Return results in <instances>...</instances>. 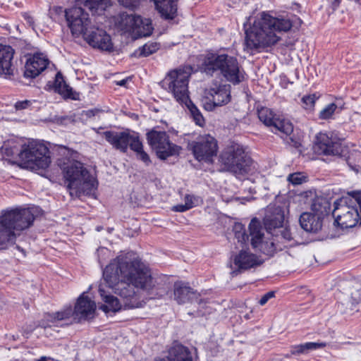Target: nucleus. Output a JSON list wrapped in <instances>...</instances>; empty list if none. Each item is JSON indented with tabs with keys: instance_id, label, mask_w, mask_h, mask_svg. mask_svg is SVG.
Returning <instances> with one entry per match:
<instances>
[{
	"instance_id": "f257e3e1",
	"label": "nucleus",
	"mask_w": 361,
	"mask_h": 361,
	"mask_svg": "<svg viewBox=\"0 0 361 361\" xmlns=\"http://www.w3.org/2000/svg\"><path fill=\"white\" fill-rule=\"evenodd\" d=\"M103 278L106 285L121 298L107 294L102 285L99 293L104 302L100 309L104 312L142 307L145 300L162 298L166 290L157 283L149 268L133 252L121 253L106 267Z\"/></svg>"
},
{
	"instance_id": "f03ea898",
	"label": "nucleus",
	"mask_w": 361,
	"mask_h": 361,
	"mask_svg": "<svg viewBox=\"0 0 361 361\" xmlns=\"http://www.w3.org/2000/svg\"><path fill=\"white\" fill-rule=\"evenodd\" d=\"M292 26L288 18H275L263 12L245 31L246 47L252 51L273 46L281 39L278 34L289 31Z\"/></svg>"
},
{
	"instance_id": "7ed1b4c3",
	"label": "nucleus",
	"mask_w": 361,
	"mask_h": 361,
	"mask_svg": "<svg viewBox=\"0 0 361 361\" xmlns=\"http://www.w3.org/2000/svg\"><path fill=\"white\" fill-rule=\"evenodd\" d=\"M200 70L209 76L221 75L234 85L245 79L244 71L240 68L238 59L227 54H207L200 66Z\"/></svg>"
},
{
	"instance_id": "20e7f679",
	"label": "nucleus",
	"mask_w": 361,
	"mask_h": 361,
	"mask_svg": "<svg viewBox=\"0 0 361 361\" xmlns=\"http://www.w3.org/2000/svg\"><path fill=\"white\" fill-rule=\"evenodd\" d=\"M1 152L8 157L17 155L23 168L32 171L46 169L51 164L50 151L43 143L37 140L29 141L19 150L16 146L4 144Z\"/></svg>"
},
{
	"instance_id": "39448f33",
	"label": "nucleus",
	"mask_w": 361,
	"mask_h": 361,
	"mask_svg": "<svg viewBox=\"0 0 361 361\" xmlns=\"http://www.w3.org/2000/svg\"><path fill=\"white\" fill-rule=\"evenodd\" d=\"M35 220L29 208H16L2 212L0 216V249H6L15 243V231L28 228Z\"/></svg>"
},
{
	"instance_id": "423d86ee",
	"label": "nucleus",
	"mask_w": 361,
	"mask_h": 361,
	"mask_svg": "<svg viewBox=\"0 0 361 361\" xmlns=\"http://www.w3.org/2000/svg\"><path fill=\"white\" fill-rule=\"evenodd\" d=\"M62 171L71 197L89 195L96 189L97 180L82 163L75 160L68 161L64 164Z\"/></svg>"
},
{
	"instance_id": "0eeeda50",
	"label": "nucleus",
	"mask_w": 361,
	"mask_h": 361,
	"mask_svg": "<svg viewBox=\"0 0 361 361\" xmlns=\"http://www.w3.org/2000/svg\"><path fill=\"white\" fill-rule=\"evenodd\" d=\"M335 222L342 228L361 224V199L360 196L343 197L334 203L332 212Z\"/></svg>"
},
{
	"instance_id": "6e6552de",
	"label": "nucleus",
	"mask_w": 361,
	"mask_h": 361,
	"mask_svg": "<svg viewBox=\"0 0 361 361\" xmlns=\"http://www.w3.org/2000/svg\"><path fill=\"white\" fill-rule=\"evenodd\" d=\"M190 74V67L176 68L169 71L161 81L162 87L171 93L181 105L190 99L188 82Z\"/></svg>"
},
{
	"instance_id": "1a4fd4ad",
	"label": "nucleus",
	"mask_w": 361,
	"mask_h": 361,
	"mask_svg": "<svg viewBox=\"0 0 361 361\" xmlns=\"http://www.w3.org/2000/svg\"><path fill=\"white\" fill-rule=\"evenodd\" d=\"M221 161L226 171L235 175L247 174L252 169V159L238 145L231 146L224 151L221 154Z\"/></svg>"
},
{
	"instance_id": "9d476101",
	"label": "nucleus",
	"mask_w": 361,
	"mask_h": 361,
	"mask_svg": "<svg viewBox=\"0 0 361 361\" xmlns=\"http://www.w3.org/2000/svg\"><path fill=\"white\" fill-rule=\"evenodd\" d=\"M147 143L155 151L157 157L162 160L169 157L178 155L180 147L172 143L165 131L152 130L146 134Z\"/></svg>"
},
{
	"instance_id": "9b49d317",
	"label": "nucleus",
	"mask_w": 361,
	"mask_h": 361,
	"mask_svg": "<svg viewBox=\"0 0 361 361\" xmlns=\"http://www.w3.org/2000/svg\"><path fill=\"white\" fill-rule=\"evenodd\" d=\"M118 25L121 30L133 34L137 37L150 36L154 30L150 19L142 18L141 16L133 13H123L120 14Z\"/></svg>"
},
{
	"instance_id": "f8f14e48",
	"label": "nucleus",
	"mask_w": 361,
	"mask_h": 361,
	"mask_svg": "<svg viewBox=\"0 0 361 361\" xmlns=\"http://www.w3.org/2000/svg\"><path fill=\"white\" fill-rule=\"evenodd\" d=\"M68 25L73 35H85L92 27L89 14L80 6H73L65 10Z\"/></svg>"
},
{
	"instance_id": "ddd939ff",
	"label": "nucleus",
	"mask_w": 361,
	"mask_h": 361,
	"mask_svg": "<svg viewBox=\"0 0 361 361\" xmlns=\"http://www.w3.org/2000/svg\"><path fill=\"white\" fill-rule=\"evenodd\" d=\"M188 145L198 161H210L216 155L218 149L216 140L209 135L200 136Z\"/></svg>"
},
{
	"instance_id": "4468645a",
	"label": "nucleus",
	"mask_w": 361,
	"mask_h": 361,
	"mask_svg": "<svg viewBox=\"0 0 361 361\" xmlns=\"http://www.w3.org/2000/svg\"><path fill=\"white\" fill-rule=\"evenodd\" d=\"M259 119L275 134L290 135L293 131V124L288 120L276 117L268 108L258 110Z\"/></svg>"
},
{
	"instance_id": "2eb2a0df",
	"label": "nucleus",
	"mask_w": 361,
	"mask_h": 361,
	"mask_svg": "<svg viewBox=\"0 0 361 361\" xmlns=\"http://www.w3.org/2000/svg\"><path fill=\"white\" fill-rule=\"evenodd\" d=\"M231 85H219L209 89L208 96L204 102L207 111H213L216 106L227 104L231 101Z\"/></svg>"
},
{
	"instance_id": "dca6fc26",
	"label": "nucleus",
	"mask_w": 361,
	"mask_h": 361,
	"mask_svg": "<svg viewBox=\"0 0 361 361\" xmlns=\"http://www.w3.org/2000/svg\"><path fill=\"white\" fill-rule=\"evenodd\" d=\"M313 149L318 154L341 156L343 153L342 145L339 140L322 133L316 136Z\"/></svg>"
},
{
	"instance_id": "f3484780",
	"label": "nucleus",
	"mask_w": 361,
	"mask_h": 361,
	"mask_svg": "<svg viewBox=\"0 0 361 361\" xmlns=\"http://www.w3.org/2000/svg\"><path fill=\"white\" fill-rule=\"evenodd\" d=\"M83 37L85 40L94 48L107 51H111L113 49V44L110 35L102 29L91 27V28L85 33Z\"/></svg>"
},
{
	"instance_id": "a211bd4d",
	"label": "nucleus",
	"mask_w": 361,
	"mask_h": 361,
	"mask_svg": "<svg viewBox=\"0 0 361 361\" xmlns=\"http://www.w3.org/2000/svg\"><path fill=\"white\" fill-rule=\"evenodd\" d=\"M49 63L47 56L42 53L30 55L25 65L24 76L35 78L42 73Z\"/></svg>"
},
{
	"instance_id": "6ab92c4d",
	"label": "nucleus",
	"mask_w": 361,
	"mask_h": 361,
	"mask_svg": "<svg viewBox=\"0 0 361 361\" xmlns=\"http://www.w3.org/2000/svg\"><path fill=\"white\" fill-rule=\"evenodd\" d=\"M174 300L178 304H184L188 302L201 304L205 302L200 298V294L193 290L190 286L182 281H177L173 285Z\"/></svg>"
},
{
	"instance_id": "aec40b11",
	"label": "nucleus",
	"mask_w": 361,
	"mask_h": 361,
	"mask_svg": "<svg viewBox=\"0 0 361 361\" xmlns=\"http://www.w3.org/2000/svg\"><path fill=\"white\" fill-rule=\"evenodd\" d=\"M260 264L257 257L246 250H241L235 255L233 264L236 268L231 272L233 276L238 275L242 271H245L258 266Z\"/></svg>"
},
{
	"instance_id": "412c9836",
	"label": "nucleus",
	"mask_w": 361,
	"mask_h": 361,
	"mask_svg": "<svg viewBox=\"0 0 361 361\" xmlns=\"http://www.w3.org/2000/svg\"><path fill=\"white\" fill-rule=\"evenodd\" d=\"M103 135L114 148L123 153L127 152L129 139H130V133L128 130L122 132L108 130L104 132Z\"/></svg>"
},
{
	"instance_id": "4be33fe9",
	"label": "nucleus",
	"mask_w": 361,
	"mask_h": 361,
	"mask_svg": "<svg viewBox=\"0 0 361 361\" xmlns=\"http://www.w3.org/2000/svg\"><path fill=\"white\" fill-rule=\"evenodd\" d=\"M284 219V212L281 207H269L264 219V227L267 232L271 233L272 231L282 228Z\"/></svg>"
},
{
	"instance_id": "5701e85b",
	"label": "nucleus",
	"mask_w": 361,
	"mask_h": 361,
	"mask_svg": "<svg viewBox=\"0 0 361 361\" xmlns=\"http://www.w3.org/2000/svg\"><path fill=\"white\" fill-rule=\"evenodd\" d=\"M96 310V304L83 293L78 299L75 307L74 314L79 319H87L93 317Z\"/></svg>"
},
{
	"instance_id": "b1692460",
	"label": "nucleus",
	"mask_w": 361,
	"mask_h": 361,
	"mask_svg": "<svg viewBox=\"0 0 361 361\" xmlns=\"http://www.w3.org/2000/svg\"><path fill=\"white\" fill-rule=\"evenodd\" d=\"M15 51L9 45L0 44V74L10 76L13 74L12 61Z\"/></svg>"
},
{
	"instance_id": "393cba45",
	"label": "nucleus",
	"mask_w": 361,
	"mask_h": 361,
	"mask_svg": "<svg viewBox=\"0 0 361 361\" xmlns=\"http://www.w3.org/2000/svg\"><path fill=\"white\" fill-rule=\"evenodd\" d=\"M160 16L166 20H173L177 16L178 0H152Z\"/></svg>"
},
{
	"instance_id": "a878e982",
	"label": "nucleus",
	"mask_w": 361,
	"mask_h": 361,
	"mask_svg": "<svg viewBox=\"0 0 361 361\" xmlns=\"http://www.w3.org/2000/svg\"><path fill=\"white\" fill-rule=\"evenodd\" d=\"M299 222L301 228L308 233H317L322 226L320 217H317V215L310 212L302 213Z\"/></svg>"
},
{
	"instance_id": "bb28decb",
	"label": "nucleus",
	"mask_w": 361,
	"mask_h": 361,
	"mask_svg": "<svg viewBox=\"0 0 361 361\" xmlns=\"http://www.w3.org/2000/svg\"><path fill=\"white\" fill-rule=\"evenodd\" d=\"M168 361H193L191 351L182 344L175 343L169 350Z\"/></svg>"
},
{
	"instance_id": "cd10ccee",
	"label": "nucleus",
	"mask_w": 361,
	"mask_h": 361,
	"mask_svg": "<svg viewBox=\"0 0 361 361\" xmlns=\"http://www.w3.org/2000/svg\"><path fill=\"white\" fill-rule=\"evenodd\" d=\"M54 91L61 94L64 98H70L72 99H77L72 88L66 84L61 73L58 72L56 74L54 82Z\"/></svg>"
},
{
	"instance_id": "c85d7f7f",
	"label": "nucleus",
	"mask_w": 361,
	"mask_h": 361,
	"mask_svg": "<svg viewBox=\"0 0 361 361\" xmlns=\"http://www.w3.org/2000/svg\"><path fill=\"white\" fill-rule=\"evenodd\" d=\"M249 231L250 237L251 245L253 247H259L260 243L262 242L264 233H262V228L259 221L256 218L251 220L249 224Z\"/></svg>"
},
{
	"instance_id": "c756f323",
	"label": "nucleus",
	"mask_w": 361,
	"mask_h": 361,
	"mask_svg": "<svg viewBox=\"0 0 361 361\" xmlns=\"http://www.w3.org/2000/svg\"><path fill=\"white\" fill-rule=\"evenodd\" d=\"M74 314V311L71 306L63 309L54 314H49L46 317V319L49 322L47 326H57L62 321L69 319Z\"/></svg>"
},
{
	"instance_id": "7c9ffc66",
	"label": "nucleus",
	"mask_w": 361,
	"mask_h": 361,
	"mask_svg": "<svg viewBox=\"0 0 361 361\" xmlns=\"http://www.w3.org/2000/svg\"><path fill=\"white\" fill-rule=\"evenodd\" d=\"M93 16H102L111 6V0H86L84 4Z\"/></svg>"
},
{
	"instance_id": "2f4dec72",
	"label": "nucleus",
	"mask_w": 361,
	"mask_h": 361,
	"mask_svg": "<svg viewBox=\"0 0 361 361\" xmlns=\"http://www.w3.org/2000/svg\"><path fill=\"white\" fill-rule=\"evenodd\" d=\"M312 214L320 217L322 221L325 216L328 215L331 211L330 202L325 198H317L312 204Z\"/></svg>"
},
{
	"instance_id": "473e14b6",
	"label": "nucleus",
	"mask_w": 361,
	"mask_h": 361,
	"mask_svg": "<svg viewBox=\"0 0 361 361\" xmlns=\"http://www.w3.org/2000/svg\"><path fill=\"white\" fill-rule=\"evenodd\" d=\"M286 246L279 244V240L273 238L269 241L262 242L259 247L265 255L271 256L276 251L282 250Z\"/></svg>"
},
{
	"instance_id": "72a5a7b5",
	"label": "nucleus",
	"mask_w": 361,
	"mask_h": 361,
	"mask_svg": "<svg viewBox=\"0 0 361 361\" xmlns=\"http://www.w3.org/2000/svg\"><path fill=\"white\" fill-rule=\"evenodd\" d=\"M343 106L336 103H330L326 105L319 112L318 118L321 120H329L334 118L335 114H340Z\"/></svg>"
},
{
	"instance_id": "f704fd0d",
	"label": "nucleus",
	"mask_w": 361,
	"mask_h": 361,
	"mask_svg": "<svg viewBox=\"0 0 361 361\" xmlns=\"http://www.w3.org/2000/svg\"><path fill=\"white\" fill-rule=\"evenodd\" d=\"M160 48V44L155 42H149L143 46L140 47L133 53L137 57H147L155 53Z\"/></svg>"
},
{
	"instance_id": "c9c22d12",
	"label": "nucleus",
	"mask_w": 361,
	"mask_h": 361,
	"mask_svg": "<svg viewBox=\"0 0 361 361\" xmlns=\"http://www.w3.org/2000/svg\"><path fill=\"white\" fill-rule=\"evenodd\" d=\"M183 105L187 106L190 113L191 117L196 125L202 127L205 124V120L202 115V113L190 99H188V102H183Z\"/></svg>"
},
{
	"instance_id": "e433bc0d",
	"label": "nucleus",
	"mask_w": 361,
	"mask_h": 361,
	"mask_svg": "<svg viewBox=\"0 0 361 361\" xmlns=\"http://www.w3.org/2000/svg\"><path fill=\"white\" fill-rule=\"evenodd\" d=\"M128 146L130 147V149L135 153L143 149V145L140 141L137 133H130V139H129Z\"/></svg>"
},
{
	"instance_id": "4c0bfd02",
	"label": "nucleus",
	"mask_w": 361,
	"mask_h": 361,
	"mask_svg": "<svg viewBox=\"0 0 361 361\" xmlns=\"http://www.w3.org/2000/svg\"><path fill=\"white\" fill-rule=\"evenodd\" d=\"M318 97L314 94L305 95L302 98V106L307 110H312Z\"/></svg>"
},
{
	"instance_id": "58836bf2",
	"label": "nucleus",
	"mask_w": 361,
	"mask_h": 361,
	"mask_svg": "<svg viewBox=\"0 0 361 361\" xmlns=\"http://www.w3.org/2000/svg\"><path fill=\"white\" fill-rule=\"evenodd\" d=\"M275 238L279 240V244L284 245L285 243L292 240L291 233L288 228H283L279 235H276Z\"/></svg>"
},
{
	"instance_id": "ea45409f",
	"label": "nucleus",
	"mask_w": 361,
	"mask_h": 361,
	"mask_svg": "<svg viewBox=\"0 0 361 361\" xmlns=\"http://www.w3.org/2000/svg\"><path fill=\"white\" fill-rule=\"evenodd\" d=\"M305 354L307 353L311 350H314L319 348H323L326 346V343L324 342H307L302 343Z\"/></svg>"
},
{
	"instance_id": "a19ab883",
	"label": "nucleus",
	"mask_w": 361,
	"mask_h": 361,
	"mask_svg": "<svg viewBox=\"0 0 361 361\" xmlns=\"http://www.w3.org/2000/svg\"><path fill=\"white\" fill-rule=\"evenodd\" d=\"M305 176L300 173H294L290 174L288 177V180L293 185H297L302 183L305 181Z\"/></svg>"
},
{
	"instance_id": "79ce46f5",
	"label": "nucleus",
	"mask_w": 361,
	"mask_h": 361,
	"mask_svg": "<svg viewBox=\"0 0 361 361\" xmlns=\"http://www.w3.org/2000/svg\"><path fill=\"white\" fill-rule=\"evenodd\" d=\"M118 3L128 8L134 9L139 5L140 0H118Z\"/></svg>"
},
{
	"instance_id": "37998d69",
	"label": "nucleus",
	"mask_w": 361,
	"mask_h": 361,
	"mask_svg": "<svg viewBox=\"0 0 361 361\" xmlns=\"http://www.w3.org/2000/svg\"><path fill=\"white\" fill-rule=\"evenodd\" d=\"M136 154L137 158L143 161L146 165H149L151 163L149 155L143 150V149L137 152Z\"/></svg>"
},
{
	"instance_id": "c03bdc74",
	"label": "nucleus",
	"mask_w": 361,
	"mask_h": 361,
	"mask_svg": "<svg viewBox=\"0 0 361 361\" xmlns=\"http://www.w3.org/2000/svg\"><path fill=\"white\" fill-rule=\"evenodd\" d=\"M274 295L275 293L274 291L266 293L259 300V304L262 306L264 305L271 298H273Z\"/></svg>"
},
{
	"instance_id": "a18cd8bd",
	"label": "nucleus",
	"mask_w": 361,
	"mask_h": 361,
	"mask_svg": "<svg viewBox=\"0 0 361 361\" xmlns=\"http://www.w3.org/2000/svg\"><path fill=\"white\" fill-rule=\"evenodd\" d=\"M235 237L237 239L238 243H245L249 240V236L245 233V231H238L235 233Z\"/></svg>"
},
{
	"instance_id": "49530a36",
	"label": "nucleus",
	"mask_w": 361,
	"mask_h": 361,
	"mask_svg": "<svg viewBox=\"0 0 361 361\" xmlns=\"http://www.w3.org/2000/svg\"><path fill=\"white\" fill-rule=\"evenodd\" d=\"M290 353L292 355L305 354L302 344L292 346Z\"/></svg>"
},
{
	"instance_id": "de8ad7c7",
	"label": "nucleus",
	"mask_w": 361,
	"mask_h": 361,
	"mask_svg": "<svg viewBox=\"0 0 361 361\" xmlns=\"http://www.w3.org/2000/svg\"><path fill=\"white\" fill-rule=\"evenodd\" d=\"M189 209V207L185 204H177L172 207V211L176 212H184Z\"/></svg>"
},
{
	"instance_id": "09e8293b",
	"label": "nucleus",
	"mask_w": 361,
	"mask_h": 361,
	"mask_svg": "<svg viewBox=\"0 0 361 361\" xmlns=\"http://www.w3.org/2000/svg\"><path fill=\"white\" fill-rule=\"evenodd\" d=\"M194 196L191 195H186L184 197L185 204L189 207V209H192L194 206Z\"/></svg>"
},
{
	"instance_id": "8fccbe9b",
	"label": "nucleus",
	"mask_w": 361,
	"mask_h": 361,
	"mask_svg": "<svg viewBox=\"0 0 361 361\" xmlns=\"http://www.w3.org/2000/svg\"><path fill=\"white\" fill-rule=\"evenodd\" d=\"M30 102L27 100L22 101V102H18L15 104V107L18 110H21L26 109L27 106L29 105Z\"/></svg>"
},
{
	"instance_id": "3c124183",
	"label": "nucleus",
	"mask_w": 361,
	"mask_h": 361,
	"mask_svg": "<svg viewBox=\"0 0 361 361\" xmlns=\"http://www.w3.org/2000/svg\"><path fill=\"white\" fill-rule=\"evenodd\" d=\"M23 16L24 20L26 21L27 24H28L30 26L33 27L34 25H35V21H34L33 17L26 13H24L23 15Z\"/></svg>"
},
{
	"instance_id": "603ef678",
	"label": "nucleus",
	"mask_w": 361,
	"mask_h": 361,
	"mask_svg": "<svg viewBox=\"0 0 361 361\" xmlns=\"http://www.w3.org/2000/svg\"><path fill=\"white\" fill-rule=\"evenodd\" d=\"M58 121H60V123H65L66 121L69 122H73L74 119L72 116H61L58 118Z\"/></svg>"
},
{
	"instance_id": "864d4df0",
	"label": "nucleus",
	"mask_w": 361,
	"mask_h": 361,
	"mask_svg": "<svg viewBox=\"0 0 361 361\" xmlns=\"http://www.w3.org/2000/svg\"><path fill=\"white\" fill-rule=\"evenodd\" d=\"M233 231H234V233H236L238 231L243 232V231H245V228L243 224L238 223V224H235V226L233 227Z\"/></svg>"
},
{
	"instance_id": "5fc2aeb1",
	"label": "nucleus",
	"mask_w": 361,
	"mask_h": 361,
	"mask_svg": "<svg viewBox=\"0 0 361 361\" xmlns=\"http://www.w3.org/2000/svg\"><path fill=\"white\" fill-rule=\"evenodd\" d=\"M341 0H334L332 3V8L336 10L340 5Z\"/></svg>"
},
{
	"instance_id": "6e6d98bb",
	"label": "nucleus",
	"mask_w": 361,
	"mask_h": 361,
	"mask_svg": "<svg viewBox=\"0 0 361 361\" xmlns=\"http://www.w3.org/2000/svg\"><path fill=\"white\" fill-rule=\"evenodd\" d=\"M127 82V80L123 79L117 82V85L119 86H124Z\"/></svg>"
},
{
	"instance_id": "4d7b16f0",
	"label": "nucleus",
	"mask_w": 361,
	"mask_h": 361,
	"mask_svg": "<svg viewBox=\"0 0 361 361\" xmlns=\"http://www.w3.org/2000/svg\"><path fill=\"white\" fill-rule=\"evenodd\" d=\"M98 252H108V250L105 249V248H102L100 250H98Z\"/></svg>"
},
{
	"instance_id": "13d9d810",
	"label": "nucleus",
	"mask_w": 361,
	"mask_h": 361,
	"mask_svg": "<svg viewBox=\"0 0 361 361\" xmlns=\"http://www.w3.org/2000/svg\"><path fill=\"white\" fill-rule=\"evenodd\" d=\"M300 145V143H298V142H294V146H295V147H298Z\"/></svg>"
}]
</instances>
